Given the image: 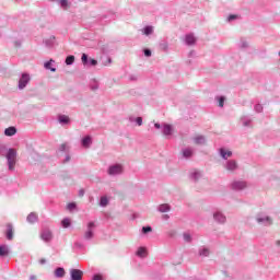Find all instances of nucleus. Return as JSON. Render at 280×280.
Segmentation results:
<instances>
[{"mask_svg":"<svg viewBox=\"0 0 280 280\" xmlns=\"http://www.w3.org/2000/svg\"><path fill=\"white\" fill-rule=\"evenodd\" d=\"M183 237H184V241L185 242H187V244H191V242H192V237H191V234H189V233H187V232H185L184 234H183Z\"/></svg>","mask_w":280,"mask_h":280,"instance_id":"nucleus-34","label":"nucleus"},{"mask_svg":"<svg viewBox=\"0 0 280 280\" xmlns=\"http://www.w3.org/2000/svg\"><path fill=\"white\" fill-rule=\"evenodd\" d=\"M69 161H71V155L67 154L63 163H69Z\"/></svg>","mask_w":280,"mask_h":280,"instance_id":"nucleus-51","label":"nucleus"},{"mask_svg":"<svg viewBox=\"0 0 280 280\" xmlns=\"http://www.w3.org/2000/svg\"><path fill=\"white\" fill-rule=\"evenodd\" d=\"M8 166L10 172H13L15 165H16V150L15 149H9L5 153Z\"/></svg>","mask_w":280,"mask_h":280,"instance_id":"nucleus-2","label":"nucleus"},{"mask_svg":"<svg viewBox=\"0 0 280 280\" xmlns=\"http://www.w3.org/2000/svg\"><path fill=\"white\" fill-rule=\"evenodd\" d=\"M247 185L244 180H234L231 183V189L234 191H242V189H246Z\"/></svg>","mask_w":280,"mask_h":280,"instance_id":"nucleus-8","label":"nucleus"},{"mask_svg":"<svg viewBox=\"0 0 280 280\" xmlns=\"http://www.w3.org/2000/svg\"><path fill=\"white\" fill-rule=\"evenodd\" d=\"M69 150V147L67 145V143H63L59 147V151L60 152H67Z\"/></svg>","mask_w":280,"mask_h":280,"instance_id":"nucleus-44","label":"nucleus"},{"mask_svg":"<svg viewBox=\"0 0 280 280\" xmlns=\"http://www.w3.org/2000/svg\"><path fill=\"white\" fill-rule=\"evenodd\" d=\"M199 257H209V255H211V250L209 249V247H200L199 248Z\"/></svg>","mask_w":280,"mask_h":280,"instance_id":"nucleus-21","label":"nucleus"},{"mask_svg":"<svg viewBox=\"0 0 280 280\" xmlns=\"http://www.w3.org/2000/svg\"><path fill=\"white\" fill-rule=\"evenodd\" d=\"M182 154L184 159H191L194 156V149L191 148H185L182 150Z\"/></svg>","mask_w":280,"mask_h":280,"instance_id":"nucleus-16","label":"nucleus"},{"mask_svg":"<svg viewBox=\"0 0 280 280\" xmlns=\"http://www.w3.org/2000/svg\"><path fill=\"white\" fill-rule=\"evenodd\" d=\"M240 47L241 49H248V42H246V39H241Z\"/></svg>","mask_w":280,"mask_h":280,"instance_id":"nucleus-38","label":"nucleus"},{"mask_svg":"<svg viewBox=\"0 0 280 280\" xmlns=\"http://www.w3.org/2000/svg\"><path fill=\"white\" fill-rule=\"evenodd\" d=\"M190 178L191 180H200V178H202V173H200V171H192L190 173Z\"/></svg>","mask_w":280,"mask_h":280,"instance_id":"nucleus-26","label":"nucleus"},{"mask_svg":"<svg viewBox=\"0 0 280 280\" xmlns=\"http://www.w3.org/2000/svg\"><path fill=\"white\" fill-rule=\"evenodd\" d=\"M58 121H59V124L67 125V124H69L70 119H69V116H67V115H60L58 118Z\"/></svg>","mask_w":280,"mask_h":280,"instance_id":"nucleus-30","label":"nucleus"},{"mask_svg":"<svg viewBox=\"0 0 280 280\" xmlns=\"http://www.w3.org/2000/svg\"><path fill=\"white\" fill-rule=\"evenodd\" d=\"M5 137H14L16 135V127H9L4 130Z\"/></svg>","mask_w":280,"mask_h":280,"instance_id":"nucleus-25","label":"nucleus"},{"mask_svg":"<svg viewBox=\"0 0 280 280\" xmlns=\"http://www.w3.org/2000/svg\"><path fill=\"white\" fill-rule=\"evenodd\" d=\"M61 226H62L63 229H69V228L71 226V219H69V218L63 219V220L61 221Z\"/></svg>","mask_w":280,"mask_h":280,"instance_id":"nucleus-32","label":"nucleus"},{"mask_svg":"<svg viewBox=\"0 0 280 280\" xmlns=\"http://www.w3.org/2000/svg\"><path fill=\"white\" fill-rule=\"evenodd\" d=\"M66 275V271H65V268L62 267H58L56 270H55V277L57 279H62V277H65Z\"/></svg>","mask_w":280,"mask_h":280,"instance_id":"nucleus-24","label":"nucleus"},{"mask_svg":"<svg viewBox=\"0 0 280 280\" xmlns=\"http://www.w3.org/2000/svg\"><path fill=\"white\" fill-rule=\"evenodd\" d=\"M40 264H45V259H42V260H40Z\"/></svg>","mask_w":280,"mask_h":280,"instance_id":"nucleus-58","label":"nucleus"},{"mask_svg":"<svg viewBox=\"0 0 280 280\" xmlns=\"http://www.w3.org/2000/svg\"><path fill=\"white\" fill-rule=\"evenodd\" d=\"M113 63V59L110 57H107L106 61H103V65L105 67H108V65H112Z\"/></svg>","mask_w":280,"mask_h":280,"instance_id":"nucleus-45","label":"nucleus"},{"mask_svg":"<svg viewBox=\"0 0 280 280\" xmlns=\"http://www.w3.org/2000/svg\"><path fill=\"white\" fill-rule=\"evenodd\" d=\"M158 211H160V213H167L172 211V207L168 203H162L158 207Z\"/></svg>","mask_w":280,"mask_h":280,"instance_id":"nucleus-19","label":"nucleus"},{"mask_svg":"<svg viewBox=\"0 0 280 280\" xmlns=\"http://www.w3.org/2000/svg\"><path fill=\"white\" fill-rule=\"evenodd\" d=\"M142 34H144V36H150L151 34H154V27L152 26H145L142 30Z\"/></svg>","mask_w":280,"mask_h":280,"instance_id":"nucleus-28","label":"nucleus"},{"mask_svg":"<svg viewBox=\"0 0 280 280\" xmlns=\"http://www.w3.org/2000/svg\"><path fill=\"white\" fill-rule=\"evenodd\" d=\"M185 43H186V45H189V46H191V45H196V36H194V34H187L186 36H185Z\"/></svg>","mask_w":280,"mask_h":280,"instance_id":"nucleus-18","label":"nucleus"},{"mask_svg":"<svg viewBox=\"0 0 280 280\" xmlns=\"http://www.w3.org/2000/svg\"><path fill=\"white\" fill-rule=\"evenodd\" d=\"M59 3L63 10H67V8H69V0H60Z\"/></svg>","mask_w":280,"mask_h":280,"instance_id":"nucleus-37","label":"nucleus"},{"mask_svg":"<svg viewBox=\"0 0 280 280\" xmlns=\"http://www.w3.org/2000/svg\"><path fill=\"white\" fill-rule=\"evenodd\" d=\"M75 62V57L73 55H70L66 58V65H73Z\"/></svg>","mask_w":280,"mask_h":280,"instance_id":"nucleus-35","label":"nucleus"},{"mask_svg":"<svg viewBox=\"0 0 280 280\" xmlns=\"http://www.w3.org/2000/svg\"><path fill=\"white\" fill-rule=\"evenodd\" d=\"M160 47H161V49H163V51H167V47H168L167 42L160 44Z\"/></svg>","mask_w":280,"mask_h":280,"instance_id":"nucleus-47","label":"nucleus"},{"mask_svg":"<svg viewBox=\"0 0 280 280\" xmlns=\"http://www.w3.org/2000/svg\"><path fill=\"white\" fill-rule=\"evenodd\" d=\"M78 206L75 205V202H70L67 206L68 211H73Z\"/></svg>","mask_w":280,"mask_h":280,"instance_id":"nucleus-43","label":"nucleus"},{"mask_svg":"<svg viewBox=\"0 0 280 280\" xmlns=\"http://www.w3.org/2000/svg\"><path fill=\"white\" fill-rule=\"evenodd\" d=\"M81 60L83 65H89V55L83 54Z\"/></svg>","mask_w":280,"mask_h":280,"instance_id":"nucleus-40","label":"nucleus"},{"mask_svg":"<svg viewBox=\"0 0 280 280\" xmlns=\"http://www.w3.org/2000/svg\"><path fill=\"white\" fill-rule=\"evenodd\" d=\"M7 153H8V148H5L4 144L0 143V154H1V156H5Z\"/></svg>","mask_w":280,"mask_h":280,"instance_id":"nucleus-39","label":"nucleus"},{"mask_svg":"<svg viewBox=\"0 0 280 280\" xmlns=\"http://www.w3.org/2000/svg\"><path fill=\"white\" fill-rule=\"evenodd\" d=\"M88 62H90L91 67H97V60L90 59Z\"/></svg>","mask_w":280,"mask_h":280,"instance_id":"nucleus-48","label":"nucleus"},{"mask_svg":"<svg viewBox=\"0 0 280 280\" xmlns=\"http://www.w3.org/2000/svg\"><path fill=\"white\" fill-rule=\"evenodd\" d=\"M136 255L143 259L144 257H148V249L145 247H139Z\"/></svg>","mask_w":280,"mask_h":280,"instance_id":"nucleus-22","label":"nucleus"},{"mask_svg":"<svg viewBox=\"0 0 280 280\" xmlns=\"http://www.w3.org/2000/svg\"><path fill=\"white\" fill-rule=\"evenodd\" d=\"M91 143H93L91 136H86L81 140V144L83 145V148H91Z\"/></svg>","mask_w":280,"mask_h":280,"instance_id":"nucleus-23","label":"nucleus"},{"mask_svg":"<svg viewBox=\"0 0 280 280\" xmlns=\"http://www.w3.org/2000/svg\"><path fill=\"white\" fill-rule=\"evenodd\" d=\"M5 237L9 241L14 240V229L12 228V224L7 225Z\"/></svg>","mask_w":280,"mask_h":280,"instance_id":"nucleus-15","label":"nucleus"},{"mask_svg":"<svg viewBox=\"0 0 280 280\" xmlns=\"http://www.w3.org/2000/svg\"><path fill=\"white\" fill-rule=\"evenodd\" d=\"M136 124H138L139 126H142L143 125V118L137 117L136 118Z\"/></svg>","mask_w":280,"mask_h":280,"instance_id":"nucleus-49","label":"nucleus"},{"mask_svg":"<svg viewBox=\"0 0 280 280\" xmlns=\"http://www.w3.org/2000/svg\"><path fill=\"white\" fill-rule=\"evenodd\" d=\"M224 170L226 172H230L231 174L237 172L240 170V164H237V161L235 160H226L225 163L223 164Z\"/></svg>","mask_w":280,"mask_h":280,"instance_id":"nucleus-4","label":"nucleus"},{"mask_svg":"<svg viewBox=\"0 0 280 280\" xmlns=\"http://www.w3.org/2000/svg\"><path fill=\"white\" fill-rule=\"evenodd\" d=\"M194 56H196V51H195V50H191V51L188 54V58H194Z\"/></svg>","mask_w":280,"mask_h":280,"instance_id":"nucleus-53","label":"nucleus"},{"mask_svg":"<svg viewBox=\"0 0 280 280\" xmlns=\"http://www.w3.org/2000/svg\"><path fill=\"white\" fill-rule=\"evenodd\" d=\"M54 237V235L51 234L50 230H43L42 232V240H44V242H51V238Z\"/></svg>","mask_w":280,"mask_h":280,"instance_id":"nucleus-13","label":"nucleus"},{"mask_svg":"<svg viewBox=\"0 0 280 280\" xmlns=\"http://www.w3.org/2000/svg\"><path fill=\"white\" fill-rule=\"evenodd\" d=\"M256 222L262 224V226H270V224H272V219L266 214H257Z\"/></svg>","mask_w":280,"mask_h":280,"instance_id":"nucleus-6","label":"nucleus"},{"mask_svg":"<svg viewBox=\"0 0 280 280\" xmlns=\"http://www.w3.org/2000/svg\"><path fill=\"white\" fill-rule=\"evenodd\" d=\"M168 219H170V215H167V214L163 215V220H168Z\"/></svg>","mask_w":280,"mask_h":280,"instance_id":"nucleus-55","label":"nucleus"},{"mask_svg":"<svg viewBox=\"0 0 280 280\" xmlns=\"http://www.w3.org/2000/svg\"><path fill=\"white\" fill-rule=\"evenodd\" d=\"M100 207H108V197L106 196L101 197Z\"/></svg>","mask_w":280,"mask_h":280,"instance_id":"nucleus-33","label":"nucleus"},{"mask_svg":"<svg viewBox=\"0 0 280 280\" xmlns=\"http://www.w3.org/2000/svg\"><path fill=\"white\" fill-rule=\"evenodd\" d=\"M92 280H104V278L102 277V275H94Z\"/></svg>","mask_w":280,"mask_h":280,"instance_id":"nucleus-50","label":"nucleus"},{"mask_svg":"<svg viewBox=\"0 0 280 280\" xmlns=\"http://www.w3.org/2000/svg\"><path fill=\"white\" fill-rule=\"evenodd\" d=\"M154 128H156V130H162V135H164V137H172V135H174V127L170 124L164 122L161 125L155 122Z\"/></svg>","mask_w":280,"mask_h":280,"instance_id":"nucleus-1","label":"nucleus"},{"mask_svg":"<svg viewBox=\"0 0 280 280\" xmlns=\"http://www.w3.org/2000/svg\"><path fill=\"white\" fill-rule=\"evenodd\" d=\"M143 52H144V56H145L147 58H150V56H152V50H150V49H148V48H145V49L143 50Z\"/></svg>","mask_w":280,"mask_h":280,"instance_id":"nucleus-46","label":"nucleus"},{"mask_svg":"<svg viewBox=\"0 0 280 280\" xmlns=\"http://www.w3.org/2000/svg\"><path fill=\"white\" fill-rule=\"evenodd\" d=\"M241 124L244 128H253V118L250 116L241 117Z\"/></svg>","mask_w":280,"mask_h":280,"instance_id":"nucleus-12","label":"nucleus"},{"mask_svg":"<svg viewBox=\"0 0 280 280\" xmlns=\"http://www.w3.org/2000/svg\"><path fill=\"white\" fill-rule=\"evenodd\" d=\"M276 244H277V246H280V241H277Z\"/></svg>","mask_w":280,"mask_h":280,"instance_id":"nucleus-57","label":"nucleus"},{"mask_svg":"<svg viewBox=\"0 0 280 280\" xmlns=\"http://www.w3.org/2000/svg\"><path fill=\"white\" fill-rule=\"evenodd\" d=\"M54 62V59H50L49 61L44 63L45 69H48L49 71H52V73H56V68H51V63Z\"/></svg>","mask_w":280,"mask_h":280,"instance_id":"nucleus-31","label":"nucleus"},{"mask_svg":"<svg viewBox=\"0 0 280 280\" xmlns=\"http://www.w3.org/2000/svg\"><path fill=\"white\" fill-rule=\"evenodd\" d=\"M26 221H27L30 224H34L35 222H38V214H36L35 212H31V213L27 215Z\"/></svg>","mask_w":280,"mask_h":280,"instance_id":"nucleus-20","label":"nucleus"},{"mask_svg":"<svg viewBox=\"0 0 280 280\" xmlns=\"http://www.w3.org/2000/svg\"><path fill=\"white\" fill-rule=\"evenodd\" d=\"M44 43L46 47H51L52 45L56 44V36L51 35L49 38H46Z\"/></svg>","mask_w":280,"mask_h":280,"instance_id":"nucleus-27","label":"nucleus"},{"mask_svg":"<svg viewBox=\"0 0 280 280\" xmlns=\"http://www.w3.org/2000/svg\"><path fill=\"white\" fill-rule=\"evenodd\" d=\"M84 272L80 269H70V280H82Z\"/></svg>","mask_w":280,"mask_h":280,"instance_id":"nucleus-10","label":"nucleus"},{"mask_svg":"<svg viewBox=\"0 0 280 280\" xmlns=\"http://www.w3.org/2000/svg\"><path fill=\"white\" fill-rule=\"evenodd\" d=\"M142 233L143 235H147V233H152V226H143Z\"/></svg>","mask_w":280,"mask_h":280,"instance_id":"nucleus-42","label":"nucleus"},{"mask_svg":"<svg viewBox=\"0 0 280 280\" xmlns=\"http://www.w3.org/2000/svg\"><path fill=\"white\" fill-rule=\"evenodd\" d=\"M10 255V246L7 244L0 245V257H8Z\"/></svg>","mask_w":280,"mask_h":280,"instance_id":"nucleus-17","label":"nucleus"},{"mask_svg":"<svg viewBox=\"0 0 280 280\" xmlns=\"http://www.w3.org/2000/svg\"><path fill=\"white\" fill-rule=\"evenodd\" d=\"M217 100L219 102V107L223 108L224 107V102H225L226 98L224 96H218Z\"/></svg>","mask_w":280,"mask_h":280,"instance_id":"nucleus-36","label":"nucleus"},{"mask_svg":"<svg viewBox=\"0 0 280 280\" xmlns=\"http://www.w3.org/2000/svg\"><path fill=\"white\" fill-rule=\"evenodd\" d=\"M212 218L217 224H226V214L222 210H214Z\"/></svg>","mask_w":280,"mask_h":280,"instance_id":"nucleus-5","label":"nucleus"},{"mask_svg":"<svg viewBox=\"0 0 280 280\" xmlns=\"http://www.w3.org/2000/svg\"><path fill=\"white\" fill-rule=\"evenodd\" d=\"M93 231H95V222H89L88 223V229H86V231H85V233H84V240H93V237H94V233H93Z\"/></svg>","mask_w":280,"mask_h":280,"instance_id":"nucleus-7","label":"nucleus"},{"mask_svg":"<svg viewBox=\"0 0 280 280\" xmlns=\"http://www.w3.org/2000/svg\"><path fill=\"white\" fill-rule=\"evenodd\" d=\"M79 196L80 197L84 196V189L79 190Z\"/></svg>","mask_w":280,"mask_h":280,"instance_id":"nucleus-54","label":"nucleus"},{"mask_svg":"<svg viewBox=\"0 0 280 280\" xmlns=\"http://www.w3.org/2000/svg\"><path fill=\"white\" fill-rule=\"evenodd\" d=\"M107 174L109 176H119L124 174V165L122 164H113L108 167Z\"/></svg>","mask_w":280,"mask_h":280,"instance_id":"nucleus-3","label":"nucleus"},{"mask_svg":"<svg viewBox=\"0 0 280 280\" xmlns=\"http://www.w3.org/2000/svg\"><path fill=\"white\" fill-rule=\"evenodd\" d=\"M219 154H220L221 159H223L224 161H229V159H231V156H233V151H229L224 148H221L219 150Z\"/></svg>","mask_w":280,"mask_h":280,"instance_id":"nucleus-11","label":"nucleus"},{"mask_svg":"<svg viewBox=\"0 0 280 280\" xmlns=\"http://www.w3.org/2000/svg\"><path fill=\"white\" fill-rule=\"evenodd\" d=\"M30 280H36V276H30Z\"/></svg>","mask_w":280,"mask_h":280,"instance_id":"nucleus-56","label":"nucleus"},{"mask_svg":"<svg viewBox=\"0 0 280 280\" xmlns=\"http://www.w3.org/2000/svg\"><path fill=\"white\" fill-rule=\"evenodd\" d=\"M235 19H237V15H230L229 18H228V21H235Z\"/></svg>","mask_w":280,"mask_h":280,"instance_id":"nucleus-52","label":"nucleus"},{"mask_svg":"<svg viewBox=\"0 0 280 280\" xmlns=\"http://www.w3.org/2000/svg\"><path fill=\"white\" fill-rule=\"evenodd\" d=\"M90 89H91V91H97V89H100V82H97V80L93 79L90 82Z\"/></svg>","mask_w":280,"mask_h":280,"instance_id":"nucleus-29","label":"nucleus"},{"mask_svg":"<svg viewBox=\"0 0 280 280\" xmlns=\"http://www.w3.org/2000/svg\"><path fill=\"white\" fill-rule=\"evenodd\" d=\"M254 110L256 113H261L264 110V106L261 104H256Z\"/></svg>","mask_w":280,"mask_h":280,"instance_id":"nucleus-41","label":"nucleus"},{"mask_svg":"<svg viewBox=\"0 0 280 280\" xmlns=\"http://www.w3.org/2000/svg\"><path fill=\"white\" fill-rule=\"evenodd\" d=\"M27 84H30V74L27 73H22L20 80H19V89L20 91H23V89H25V86H27Z\"/></svg>","mask_w":280,"mask_h":280,"instance_id":"nucleus-9","label":"nucleus"},{"mask_svg":"<svg viewBox=\"0 0 280 280\" xmlns=\"http://www.w3.org/2000/svg\"><path fill=\"white\" fill-rule=\"evenodd\" d=\"M192 141L196 145H205L207 143V138L205 136H196L192 138Z\"/></svg>","mask_w":280,"mask_h":280,"instance_id":"nucleus-14","label":"nucleus"}]
</instances>
